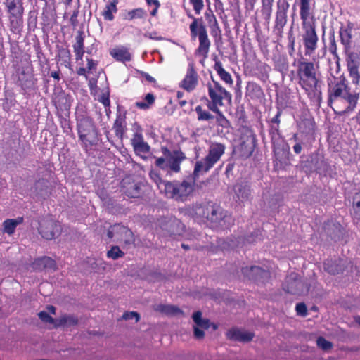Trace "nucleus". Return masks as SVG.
I'll use <instances>...</instances> for the list:
<instances>
[{
  "mask_svg": "<svg viewBox=\"0 0 360 360\" xmlns=\"http://www.w3.org/2000/svg\"><path fill=\"white\" fill-rule=\"evenodd\" d=\"M328 105L335 114L342 116L354 112L357 106L360 94L351 91L345 77L332 76L328 78Z\"/></svg>",
  "mask_w": 360,
  "mask_h": 360,
  "instance_id": "obj_1",
  "label": "nucleus"
},
{
  "mask_svg": "<svg viewBox=\"0 0 360 360\" xmlns=\"http://www.w3.org/2000/svg\"><path fill=\"white\" fill-rule=\"evenodd\" d=\"M318 68L319 66L316 65L313 61H309L303 57L297 60L298 84L304 91L310 101L320 107L322 102V92L317 73Z\"/></svg>",
  "mask_w": 360,
  "mask_h": 360,
  "instance_id": "obj_2",
  "label": "nucleus"
},
{
  "mask_svg": "<svg viewBox=\"0 0 360 360\" xmlns=\"http://www.w3.org/2000/svg\"><path fill=\"white\" fill-rule=\"evenodd\" d=\"M300 15L302 20V43L305 56H311L318 48L319 37L314 17L311 11L310 0H300Z\"/></svg>",
  "mask_w": 360,
  "mask_h": 360,
  "instance_id": "obj_3",
  "label": "nucleus"
},
{
  "mask_svg": "<svg viewBox=\"0 0 360 360\" xmlns=\"http://www.w3.org/2000/svg\"><path fill=\"white\" fill-rule=\"evenodd\" d=\"M193 210L195 216L210 221L215 227L223 226L230 219V215L226 210L212 201L196 204L193 206Z\"/></svg>",
  "mask_w": 360,
  "mask_h": 360,
  "instance_id": "obj_4",
  "label": "nucleus"
},
{
  "mask_svg": "<svg viewBox=\"0 0 360 360\" xmlns=\"http://www.w3.org/2000/svg\"><path fill=\"white\" fill-rule=\"evenodd\" d=\"M193 21L189 25L191 37L195 40L198 39L199 44L195 51V55L201 56L205 60L208 58L210 49L211 47V41L209 39L206 25L204 24L202 18H195L189 15Z\"/></svg>",
  "mask_w": 360,
  "mask_h": 360,
  "instance_id": "obj_5",
  "label": "nucleus"
},
{
  "mask_svg": "<svg viewBox=\"0 0 360 360\" xmlns=\"http://www.w3.org/2000/svg\"><path fill=\"white\" fill-rule=\"evenodd\" d=\"M196 181L187 176L181 182L178 181H167L164 184V191L168 198L176 201L184 202L195 190Z\"/></svg>",
  "mask_w": 360,
  "mask_h": 360,
  "instance_id": "obj_6",
  "label": "nucleus"
},
{
  "mask_svg": "<svg viewBox=\"0 0 360 360\" xmlns=\"http://www.w3.org/2000/svg\"><path fill=\"white\" fill-rule=\"evenodd\" d=\"M161 152L163 157L155 160V166L162 170L179 173L182 162L186 159L185 153L180 149L171 151L166 146H161Z\"/></svg>",
  "mask_w": 360,
  "mask_h": 360,
  "instance_id": "obj_7",
  "label": "nucleus"
},
{
  "mask_svg": "<svg viewBox=\"0 0 360 360\" xmlns=\"http://www.w3.org/2000/svg\"><path fill=\"white\" fill-rule=\"evenodd\" d=\"M211 82H207L206 86L210 99L207 100L208 110L224 106V101L231 103L232 94L221 84L211 77Z\"/></svg>",
  "mask_w": 360,
  "mask_h": 360,
  "instance_id": "obj_8",
  "label": "nucleus"
},
{
  "mask_svg": "<svg viewBox=\"0 0 360 360\" xmlns=\"http://www.w3.org/2000/svg\"><path fill=\"white\" fill-rule=\"evenodd\" d=\"M77 129L79 139L84 144V150L88 152L98 141L97 129L92 118L84 116L77 120Z\"/></svg>",
  "mask_w": 360,
  "mask_h": 360,
  "instance_id": "obj_9",
  "label": "nucleus"
},
{
  "mask_svg": "<svg viewBox=\"0 0 360 360\" xmlns=\"http://www.w3.org/2000/svg\"><path fill=\"white\" fill-rule=\"evenodd\" d=\"M4 4L8 13L10 30L18 32L23 25V0H4Z\"/></svg>",
  "mask_w": 360,
  "mask_h": 360,
  "instance_id": "obj_10",
  "label": "nucleus"
},
{
  "mask_svg": "<svg viewBox=\"0 0 360 360\" xmlns=\"http://www.w3.org/2000/svg\"><path fill=\"white\" fill-rule=\"evenodd\" d=\"M289 8L290 4L287 0H278L276 2V11L273 30L274 32L279 37H282L284 27L287 24Z\"/></svg>",
  "mask_w": 360,
  "mask_h": 360,
  "instance_id": "obj_11",
  "label": "nucleus"
},
{
  "mask_svg": "<svg viewBox=\"0 0 360 360\" xmlns=\"http://www.w3.org/2000/svg\"><path fill=\"white\" fill-rule=\"evenodd\" d=\"M39 233L42 238L52 240L61 233L60 224L50 218H44L39 223Z\"/></svg>",
  "mask_w": 360,
  "mask_h": 360,
  "instance_id": "obj_12",
  "label": "nucleus"
},
{
  "mask_svg": "<svg viewBox=\"0 0 360 360\" xmlns=\"http://www.w3.org/2000/svg\"><path fill=\"white\" fill-rule=\"evenodd\" d=\"M133 131L134 133L130 142L135 153L141 156L142 154L146 155L148 153L150 150V146L144 141L142 127L136 123L134 125Z\"/></svg>",
  "mask_w": 360,
  "mask_h": 360,
  "instance_id": "obj_13",
  "label": "nucleus"
},
{
  "mask_svg": "<svg viewBox=\"0 0 360 360\" xmlns=\"http://www.w3.org/2000/svg\"><path fill=\"white\" fill-rule=\"evenodd\" d=\"M346 54L347 67L349 77L352 79V83L356 86L360 85V73L359 67L360 65V56L354 51H345Z\"/></svg>",
  "mask_w": 360,
  "mask_h": 360,
  "instance_id": "obj_14",
  "label": "nucleus"
},
{
  "mask_svg": "<svg viewBox=\"0 0 360 360\" xmlns=\"http://www.w3.org/2000/svg\"><path fill=\"white\" fill-rule=\"evenodd\" d=\"M198 83L199 75L196 70L195 63L191 62L188 65L186 73L184 79L179 83V87L188 92H191L196 89Z\"/></svg>",
  "mask_w": 360,
  "mask_h": 360,
  "instance_id": "obj_15",
  "label": "nucleus"
},
{
  "mask_svg": "<svg viewBox=\"0 0 360 360\" xmlns=\"http://www.w3.org/2000/svg\"><path fill=\"white\" fill-rule=\"evenodd\" d=\"M241 272L244 277L255 281L264 282L270 278L269 271L264 270L258 266H250L243 267Z\"/></svg>",
  "mask_w": 360,
  "mask_h": 360,
  "instance_id": "obj_16",
  "label": "nucleus"
},
{
  "mask_svg": "<svg viewBox=\"0 0 360 360\" xmlns=\"http://www.w3.org/2000/svg\"><path fill=\"white\" fill-rule=\"evenodd\" d=\"M193 319L195 324L193 326L194 337L198 340L202 339L205 337L203 329L210 328V321L207 319H202V312L200 311L193 313Z\"/></svg>",
  "mask_w": 360,
  "mask_h": 360,
  "instance_id": "obj_17",
  "label": "nucleus"
},
{
  "mask_svg": "<svg viewBox=\"0 0 360 360\" xmlns=\"http://www.w3.org/2000/svg\"><path fill=\"white\" fill-rule=\"evenodd\" d=\"M115 230L117 242L123 243L124 246H129L134 243V235L128 227L120 224H115Z\"/></svg>",
  "mask_w": 360,
  "mask_h": 360,
  "instance_id": "obj_18",
  "label": "nucleus"
},
{
  "mask_svg": "<svg viewBox=\"0 0 360 360\" xmlns=\"http://www.w3.org/2000/svg\"><path fill=\"white\" fill-rule=\"evenodd\" d=\"M31 266L36 271H56L57 269L56 262L48 256L36 258L32 262Z\"/></svg>",
  "mask_w": 360,
  "mask_h": 360,
  "instance_id": "obj_19",
  "label": "nucleus"
},
{
  "mask_svg": "<svg viewBox=\"0 0 360 360\" xmlns=\"http://www.w3.org/2000/svg\"><path fill=\"white\" fill-rule=\"evenodd\" d=\"M214 165L207 158L205 157L195 162L193 172L190 176L196 181L200 176L208 172Z\"/></svg>",
  "mask_w": 360,
  "mask_h": 360,
  "instance_id": "obj_20",
  "label": "nucleus"
},
{
  "mask_svg": "<svg viewBox=\"0 0 360 360\" xmlns=\"http://www.w3.org/2000/svg\"><path fill=\"white\" fill-rule=\"evenodd\" d=\"M225 149V145L223 143L217 142L212 143L209 146L208 153L205 157L207 158L212 164L215 165L224 154Z\"/></svg>",
  "mask_w": 360,
  "mask_h": 360,
  "instance_id": "obj_21",
  "label": "nucleus"
},
{
  "mask_svg": "<svg viewBox=\"0 0 360 360\" xmlns=\"http://www.w3.org/2000/svg\"><path fill=\"white\" fill-rule=\"evenodd\" d=\"M112 129L115 131V136L120 140H122L127 130L126 112L122 113L119 110L117 111Z\"/></svg>",
  "mask_w": 360,
  "mask_h": 360,
  "instance_id": "obj_22",
  "label": "nucleus"
},
{
  "mask_svg": "<svg viewBox=\"0 0 360 360\" xmlns=\"http://www.w3.org/2000/svg\"><path fill=\"white\" fill-rule=\"evenodd\" d=\"M121 187L123 193L129 198H138L140 195V186L130 179H124Z\"/></svg>",
  "mask_w": 360,
  "mask_h": 360,
  "instance_id": "obj_23",
  "label": "nucleus"
},
{
  "mask_svg": "<svg viewBox=\"0 0 360 360\" xmlns=\"http://www.w3.org/2000/svg\"><path fill=\"white\" fill-rule=\"evenodd\" d=\"M226 337L231 340L248 342L254 338V333L236 328H231L226 333Z\"/></svg>",
  "mask_w": 360,
  "mask_h": 360,
  "instance_id": "obj_24",
  "label": "nucleus"
},
{
  "mask_svg": "<svg viewBox=\"0 0 360 360\" xmlns=\"http://www.w3.org/2000/svg\"><path fill=\"white\" fill-rule=\"evenodd\" d=\"M85 34L83 30H78L75 38V43L72 45L76 60H82L84 51Z\"/></svg>",
  "mask_w": 360,
  "mask_h": 360,
  "instance_id": "obj_25",
  "label": "nucleus"
},
{
  "mask_svg": "<svg viewBox=\"0 0 360 360\" xmlns=\"http://www.w3.org/2000/svg\"><path fill=\"white\" fill-rule=\"evenodd\" d=\"M110 56L117 61L125 63L131 60V54L128 49L124 46L115 47L110 51Z\"/></svg>",
  "mask_w": 360,
  "mask_h": 360,
  "instance_id": "obj_26",
  "label": "nucleus"
},
{
  "mask_svg": "<svg viewBox=\"0 0 360 360\" xmlns=\"http://www.w3.org/2000/svg\"><path fill=\"white\" fill-rule=\"evenodd\" d=\"M214 60V65L213 66L214 70L217 72L221 81L225 82L229 86L233 84V80L231 74L227 72L224 68L221 62L216 56Z\"/></svg>",
  "mask_w": 360,
  "mask_h": 360,
  "instance_id": "obj_27",
  "label": "nucleus"
},
{
  "mask_svg": "<svg viewBox=\"0 0 360 360\" xmlns=\"http://www.w3.org/2000/svg\"><path fill=\"white\" fill-rule=\"evenodd\" d=\"M299 131L306 136L313 135L316 128V123L313 118H304L297 123Z\"/></svg>",
  "mask_w": 360,
  "mask_h": 360,
  "instance_id": "obj_28",
  "label": "nucleus"
},
{
  "mask_svg": "<svg viewBox=\"0 0 360 360\" xmlns=\"http://www.w3.org/2000/svg\"><path fill=\"white\" fill-rule=\"evenodd\" d=\"M352 29V27L349 25L347 27H341L340 28V42L344 46V51H348L351 49Z\"/></svg>",
  "mask_w": 360,
  "mask_h": 360,
  "instance_id": "obj_29",
  "label": "nucleus"
},
{
  "mask_svg": "<svg viewBox=\"0 0 360 360\" xmlns=\"http://www.w3.org/2000/svg\"><path fill=\"white\" fill-rule=\"evenodd\" d=\"M246 96L251 99H259L264 96L261 86L255 82H248L246 86Z\"/></svg>",
  "mask_w": 360,
  "mask_h": 360,
  "instance_id": "obj_30",
  "label": "nucleus"
},
{
  "mask_svg": "<svg viewBox=\"0 0 360 360\" xmlns=\"http://www.w3.org/2000/svg\"><path fill=\"white\" fill-rule=\"evenodd\" d=\"M274 69L281 73L286 74L289 69V63L288 58L284 55H278L273 58Z\"/></svg>",
  "mask_w": 360,
  "mask_h": 360,
  "instance_id": "obj_31",
  "label": "nucleus"
},
{
  "mask_svg": "<svg viewBox=\"0 0 360 360\" xmlns=\"http://www.w3.org/2000/svg\"><path fill=\"white\" fill-rule=\"evenodd\" d=\"M54 105L58 110L68 112L71 108L70 96L65 94H60L56 96L53 101Z\"/></svg>",
  "mask_w": 360,
  "mask_h": 360,
  "instance_id": "obj_32",
  "label": "nucleus"
},
{
  "mask_svg": "<svg viewBox=\"0 0 360 360\" xmlns=\"http://www.w3.org/2000/svg\"><path fill=\"white\" fill-rule=\"evenodd\" d=\"M78 318L75 315L64 314L56 319L55 328L70 327L78 324Z\"/></svg>",
  "mask_w": 360,
  "mask_h": 360,
  "instance_id": "obj_33",
  "label": "nucleus"
},
{
  "mask_svg": "<svg viewBox=\"0 0 360 360\" xmlns=\"http://www.w3.org/2000/svg\"><path fill=\"white\" fill-rule=\"evenodd\" d=\"M155 310L167 316L183 315V311L176 306L160 304L155 307Z\"/></svg>",
  "mask_w": 360,
  "mask_h": 360,
  "instance_id": "obj_34",
  "label": "nucleus"
},
{
  "mask_svg": "<svg viewBox=\"0 0 360 360\" xmlns=\"http://www.w3.org/2000/svg\"><path fill=\"white\" fill-rule=\"evenodd\" d=\"M117 4L118 0H112L109 4L105 5L101 13V15L103 17L105 20L112 21L114 20V14L117 12Z\"/></svg>",
  "mask_w": 360,
  "mask_h": 360,
  "instance_id": "obj_35",
  "label": "nucleus"
},
{
  "mask_svg": "<svg viewBox=\"0 0 360 360\" xmlns=\"http://www.w3.org/2000/svg\"><path fill=\"white\" fill-rule=\"evenodd\" d=\"M24 221L22 217H18L16 219H8L3 223L4 232L8 235H12L18 225L21 224Z\"/></svg>",
  "mask_w": 360,
  "mask_h": 360,
  "instance_id": "obj_36",
  "label": "nucleus"
},
{
  "mask_svg": "<svg viewBox=\"0 0 360 360\" xmlns=\"http://www.w3.org/2000/svg\"><path fill=\"white\" fill-rule=\"evenodd\" d=\"M234 191L238 198L240 201H245L248 200L251 194L250 187L249 185L246 184H241L237 185L236 186H235Z\"/></svg>",
  "mask_w": 360,
  "mask_h": 360,
  "instance_id": "obj_37",
  "label": "nucleus"
},
{
  "mask_svg": "<svg viewBox=\"0 0 360 360\" xmlns=\"http://www.w3.org/2000/svg\"><path fill=\"white\" fill-rule=\"evenodd\" d=\"M209 110H210L216 114L215 120H216V123L218 126H220L223 128H226V129H228L231 127V122L224 116L223 112L221 111L220 108L210 109Z\"/></svg>",
  "mask_w": 360,
  "mask_h": 360,
  "instance_id": "obj_38",
  "label": "nucleus"
},
{
  "mask_svg": "<svg viewBox=\"0 0 360 360\" xmlns=\"http://www.w3.org/2000/svg\"><path fill=\"white\" fill-rule=\"evenodd\" d=\"M195 111L197 114V120L198 121L209 122L214 119V116L208 110L204 109L200 105L195 107Z\"/></svg>",
  "mask_w": 360,
  "mask_h": 360,
  "instance_id": "obj_39",
  "label": "nucleus"
},
{
  "mask_svg": "<svg viewBox=\"0 0 360 360\" xmlns=\"http://www.w3.org/2000/svg\"><path fill=\"white\" fill-rule=\"evenodd\" d=\"M155 101L153 94L148 93L144 97V101H139L135 103V106L141 110H148Z\"/></svg>",
  "mask_w": 360,
  "mask_h": 360,
  "instance_id": "obj_40",
  "label": "nucleus"
},
{
  "mask_svg": "<svg viewBox=\"0 0 360 360\" xmlns=\"http://www.w3.org/2000/svg\"><path fill=\"white\" fill-rule=\"evenodd\" d=\"M147 16L146 11L142 8L133 9L127 13V19L132 20L136 18L142 19Z\"/></svg>",
  "mask_w": 360,
  "mask_h": 360,
  "instance_id": "obj_41",
  "label": "nucleus"
},
{
  "mask_svg": "<svg viewBox=\"0 0 360 360\" xmlns=\"http://www.w3.org/2000/svg\"><path fill=\"white\" fill-rule=\"evenodd\" d=\"M71 56L70 51L68 48L61 47L58 51L57 57L64 63L70 64Z\"/></svg>",
  "mask_w": 360,
  "mask_h": 360,
  "instance_id": "obj_42",
  "label": "nucleus"
},
{
  "mask_svg": "<svg viewBox=\"0 0 360 360\" xmlns=\"http://www.w3.org/2000/svg\"><path fill=\"white\" fill-rule=\"evenodd\" d=\"M106 256L108 258L116 260L119 258H122L124 256V252L120 250L119 246L113 245L107 252Z\"/></svg>",
  "mask_w": 360,
  "mask_h": 360,
  "instance_id": "obj_43",
  "label": "nucleus"
},
{
  "mask_svg": "<svg viewBox=\"0 0 360 360\" xmlns=\"http://www.w3.org/2000/svg\"><path fill=\"white\" fill-rule=\"evenodd\" d=\"M329 52L333 56L334 59L338 61L340 60L338 53V46L335 41V37L334 33L331 34L329 37Z\"/></svg>",
  "mask_w": 360,
  "mask_h": 360,
  "instance_id": "obj_44",
  "label": "nucleus"
},
{
  "mask_svg": "<svg viewBox=\"0 0 360 360\" xmlns=\"http://www.w3.org/2000/svg\"><path fill=\"white\" fill-rule=\"evenodd\" d=\"M210 34L215 42L218 41H221L222 35H221V30L219 25V23L210 26Z\"/></svg>",
  "mask_w": 360,
  "mask_h": 360,
  "instance_id": "obj_45",
  "label": "nucleus"
},
{
  "mask_svg": "<svg viewBox=\"0 0 360 360\" xmlns=\"http://www.w3.org/2000/svg\"><path fill=\"white\" fill-rule=\"evenodd\" d=\"M323 266L325 271H328L330 274L335 275L341 271L340 267H339L335 262L332 261L324 262Z\"/></svg>",
  "mask_w": 360,
  "mask_h": 360,
  "instance_id": "obj_46",
  "label": "nucleus"
},
{
  "mask_svg": "<svg viewBox=\"0 0 360 360\" xmlns=\"http://www.w3.org/2000/svg\"><path fill=\"white\" fill-rule=\"evenodd\" d=\"M316 345L319 348L324 351H328L333 348V343L322 336H320L316 339Z\"/></svg>",
  "mask_w": 360,
  "mask_h": 360,
  "instance_id": "obj_47",
  "label": "nucleus"
},
{
  "mask_svg": "<svg viewBox=\"0 0 360 360\" xmlns=\"http://www.w3.org/2000/svg\"><path fill=\"white\" fill-rule=\"evenodd\" d=\"M272 10L273 5L262 4L261 12L266 21H269L271 19Z\"/></svg>",
  "mask_w": 360,
  "mask_h": 360,
  "instance_id": "obj_48",
  "label": "nucleus"
},
{
  "mask_svg": "<svg viewBox=\"0 0 360 360\" xmlns=\"http://www.w3.org/2000/svg\"><path fill=\"white\" fill-rule=\"evenodd\" d=\"M189 2L193 6L195 14L199 15L204 8L203 0H189Z\"/></svg>",
  "mask_w": 360,
  "mask_h": 360,
  "instance_id": "obj_49",
  "label": "nucleus"
},
{
  "mask_svg": "<svg viewBox=\"0 0 360 360\" xmlns=\"http://www.w3.org/2000/svg\"><path fill=\"white\" fill-rule=\"evenodd\" d=\"M149 176L151 180L157 184V186L160 188V184H163L165 183L162 181V178L160 175V173L156 170H151L149 172Z\"/></svg>",
  "mask_w": 360,
  "mask_h": 360,
  "instance_id": "obj_50",
  "label": "nucleus"
},
{
  "mask_svg": "<svg viewBox=\"0 0 360 360\" xmlns=\"http://www.w3.org/2000/svg\"><path fill=\"white\" fill-rule=\"evenodd\" d=\"M146 2L148 6H154V9L150 11V14L153 17L156 16L160 7V1L158 0H146Z\"/></svg>",
  "mask_w": 360,
  "mask_h": 360,
  "instance_id": "obj_51",
  "label": "nucleus"
},
{
  "mask_svg": "<svg viewBox=\"0 0 360 360\" xmlns=\"http://www.w3.org/2000/svg\"><path fill=\"white\" fill-rule=\"evenodd\" d=\"M39 319L44 323L56 324V320L51 317L46 311H41L38 314Z\"/></svg>",
  "mask_w": 360,
  "mask_h": 360,
  "instance_id": "obj_52",
  "label": "nucleus"
},
{
  "mask_svg": "<svg viewBox=\"0 0 360 360\" xmlns=\"http://www.w3.org/2000/svg\"><path fill=\"white\" fill-rule=\"evenodd\" d=\"M60 124L65 134H70L72 131V128L69 120L66 118H62L60 120Z\"/></svg>",
  "mask_w": 360,
  "mask_h": 360,
  "instance_id": "obj_53",
  "label": "nucleus"
},
{
  "mask_svg": "<svg viewBox=\"0 0 360 360\" xmlns=\"http://www.w3.org/2000/svg\"><path fill=\"white\" fill-rule=\"evenodd\" d=\"M98 101L101 102L105 108H109L110 105V94L108 92L103 93L98 98Z\"/></svg>",
  "mask_w": 360,
  "mask_h": 360,
  "instance_id": "obj_54",
  "label": "nucleus"
},
{
  "mask_svg": "<svg viewBox=\"0 0 360 360\" xmlns=\"http://www.w3.org/2000/svg\"><path fill=\"white\" fill-rule=\"evenodd\" d=\"M269 134L271 139L280 136V126L269 124Z\"/></svg>",
  "mask_w": 360,
  "mask_h": 360,
  "instance_id": "obj_55",
  "label": "nucleus"
},
{
  "mask_svg": "<svg viewBox=\"0 0 360 360\" xmlns=\"http://www.w3.org/2000/svg\"><path fill=\"white\" fill-rule=\"evenodd\" d=\"M298 284H299V282H297V281H291L290 283H287L283 287V290L290 294H297V292L295 289H293V288L297 287L298 285Z\"/></svg>",
  "mask_w": 360,
  "mask_h": 360,
  "instance_id": "obj_56",
  "label": "nucleus"
},
{
  "mask_svg": "<svg viewBox=\"0 0 360 360\" xmlns=\"http://www.w3.org/2000/svg\"><path fill=\"white\" fill-rule=\"evenodd\" d=\"M86 69L88 71V73L91 72L93 70H96L97 68V66L98 65V62L97 60H95L92 58H86Z\"/></svg>",
  "mask_w": 360,
  "mask_h": 360,
  "instance_id": "obj_57",
  "label": "nucleus"
},
{
  "mask_svg": "<svg viewBox=\"0 0 360 360\" xmlns=\"http://www.w3.org/2000/svg\"><path fill=\"white\" fill-rule=\"evenodd\" d=\"M135 318L136 322H138L140 319V315L136 311L124 312L122 315V319L124 320H130Z\"/></svg>",
  "mask_w": 360,
  "mask_h": 360,
  "instance_id": "obj_58",
  "label": "nucleus"
},
{
  "mask_svg": "<svg viewBox=\"0 0 360 360\" xmlns=\"http://www.w3.org/2000/svg\"><path fill=\"white\" fill-rule=\"evenodd\" d=\"M295 310H296L297 314H300L302 316H306L307 314V306L303 302L297 303L295 307Z\"/></svg>",
  "mask_w": 360,
  "mask_h": 360,
  "instance_id": "obj_59",
  "label": "nucleus"
},
{
  "mask_svg": "<svg viewBox=\"0 0 360 360\" xmlns=\"http://www.w3.org/2000/svg\"><path fill=\"white\" fill-rule=\"evenodd\" d=\"M281 115H282V109L280 108H278V110H277L276 115L270 120L269 124L280 126Z\"/></svg>",
  "mask_w": 360,
  "mask_h": 360,
  "instance_id": "obj_60",
  "label": "nucleus"
},
{
  "mask_svg": "<svg viewBox=\"0 0 360 360\" xmlns=\"http://www.w3.org/2000/svg\"><path fill=\"white\" fill-rule=\"evenodd\" d=\"M205 18L208 22L209 27L218 23L216 16L213 14L212 11L210 13H206Z\"/></svg>",
  "mask_w": 360,
  "mask_h": 360,
  "instance_id": "obj_61",
  "label": "nucleus"
},
{
  "mask_svg": "<svg viewBox=\"0 0 360 360\" xmlns=\"http://www.w3.org/2000/svg\"><path fill=\"white\" fill-rule=\"evenodd\" d=\"M78 13H79V12L77 11H75L70 17V21L71 25L73 27L77 26L78 24V20H77Z\"/></svg>",
  "mask_w": 360,
  "mask_h": 360,
  "instance_id": "obj_62",
  "label": "nucleus"
},
{
  "mask_svg": "<svg viewBox=\"0 0 360 360\" xmlns=\"http://www.w3.org/2000/svg\"><path fill=\"white\" fill-rule=\"evenodd\" d=\"M48 183H49L48 180H46L45 179H39L35 183L36 190L39 189V186H41L42 187H45L46 188L48 187Z\"/></svg>",
  "mask_w": 360,
  "mask_h": 360,
  "instance_id": "obj_63",
  "label": "nucleus"
},
{
  "mask_svg": "<svg viewBox=\"0 0 360 360\" xmlns=\"http://www.w3.org/2000/svg\"><path fill=\"white\" fill-rule=\"evenodd\" d=\"M87 69L83 67H80L77 70V74L79 76H84L86 79H88L89 77L87 75Z\"/></svg>",
  "mask_w": 360,
  "mask_h": 360,
  "instance_id": "obj_64",
  "label": "nucleus"
}]
</instances>
